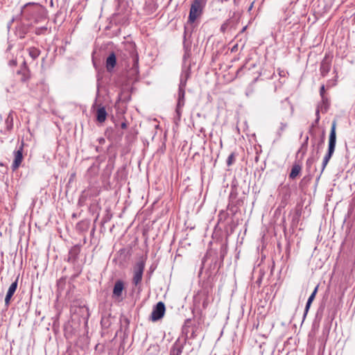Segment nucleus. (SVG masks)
Instances as JSON below:
<instances>
[{
	"instance_id": "nucleus-20",
	"label": "nucleus",
	"mask_w": 355,
	"mask_h": 355,
	"mask_svg": "<svg viewBox=\"0 0 355 355\" xmlns=\"http://www.w3.org/2000/svg\"><path fill=\"white\" fill-rule=\"evenodd\" d=\"M35 311L37 313H38V315H40L42 313V303L37 304Z\"/></svg>"
},
{
	"instance_id": "nucleus-5",
	"label": "nucleus",
	"mask_w": 355,
	"mask_h": 355,
	"mask_svg": "<svg viewBox=\"0 0 355 355\" xmlns=\"http://www.w3.org/2000/svg\"><path fill=\"white\" fill-rule=\"evenodd\" d=\"M24 148V142L22 141L21 144V146L19 147V149H17L16 151H15V158L12 164V171L17 170L19 166L21 164V162L23 160V151Z\"/></svg>"
},
{
	"instance_id": "nucleus-12",
	"label": "nucleus",
	"mask_w": 355,
	"mask_h": 355,
	"mask_svg": "<svg viewBox=\"0 0 355 355\" xmlns=\"http://www.w3.org/2000/svg\"><path fill=\"white\" fill-rule=\"evenodd\" d=\"M301 170L302 167L299 164H294L291 168L289 178L291 179H295L300 174Z\"/></svg>"
},
{
	"instance_id": "nucleus-19",
	"label": "nucleus",
	"mask_w": 355,
	"mask_h": 355,
	"mask_svg": "<svg viewBox=\"0 0 355 355\" xmlns=\"http://www.w3.org/2000/svg\"><path fill=\"white\" fill-rule=\"evenodd\" d=\"M324 94H325V87H324V85H322L320 89V94L323 101H324V99H325Z\"/></svg>"
},
{
	"instance_id": "nucleus-25",
	"label": "nucleus",
	"mask_w": 355,
	"mask_h": 355,
	"mask_svg": "<svg viewBox=\"0 0 355 355\" xmlns=\"http://www.w3.org/2000/svg\"><path fill=\"white\" fill-rule=\"evenodd\" d=\"M137 64H138V59H137V58H136L135 60L134 65L137 67Z\"/></svg>"
},
{
	"instance_id": "nucleus-3",
	"label": "nucleus",
	"mask_w": 355,
	"mask_h": 355,
	"mask_svg": "<svg viewBox=\"0 0 355 355\" xmlns=\"http://www.w3.org/2000/svg\"><path fill=\"white\" fill-rule=\"evenodd\" d=\"M145 269V260L141 259L137 261L133 267L132 283L137 286L142 280L143 273Z\"/></svg>"
},
{
	"instance_id": "nucleus-6",
	"label": "nucleus",
	"mask_w": 355,
	"mask_h": 355,
	"mask_svg": "<svg viewBox=\"0 0 355 355\" xmlns=\"http://www.w3.org/2000/svg\"><path fill=\"white\" fill-rule=\"evenodd\" d=\"M124 289V283L122 280H117L113 288V297L120 298Z\"/></svg>"
},
{
	"instance_id": "nucleus-15",
	"label": "nucleus",
	"mask_w": 355,
	"mask_h": 355,
	"mask_svg": "<svg viewBox=\"0 0 355 355\" xmlns=\"http://www.w3.org/2000/svg\"><path fill=\"white\" fill-rule=\"evenodd\" d=\"M30 56L33 59H36L40 54V51L35 48L31 47L28 49Z\"/></svg>"
},
{
	"instance_id": "nucleus-27",
	"label": "nucleus",
	"mask_w": 355,
	"mask_h": 355,
	"mask_svg": "<svg viewBox=\"0 0 355 355\" xmlns=\"http://www.w3.org/2000/svg\"><path fill=\"white\" fill-rule=\"evenodd\" d=\"M4 139H6V138L4 137ZM1 143H3V138H1Z\"/></svg>"
},
{
	"instance_id": "nucleus-21",
	"label": "nucleus",
	"mask_w": 355,
	"mask_h": 355,
	"mask_svg": "<svg viewBox=\"0 0 355 355\" xmlns=\"http://www.w3.org/2000/svg\"><path fill=\"white\" fill-rule=\"evenodd\" d=\"M314 163V159L313 158H309L307 160H306V166L308 167H311V165Z\"/></svg>"
},
{
	"instance_id": "nucleus-9",
	"label": "nucleus",
	"mask_w": 355,
	"mask_h": 355,
	"mask_svg": "<svg viewBox=\"0 0 355 355\" xmlns=\"http://www.w3.org/2000/svg\"><path fill=\"white\" fill-rule=\"evenodd\" d=\"M331 62L329 61L327 58H324L321 64L320 67V71L322 76L324 77L331 69Z\"/></svg>"
},
{
	"instance_id": "nucleus-2",
	"label": "nucleus",
	"mask_w": 355,
	"mask_h": 355,
	"mask_svg": "<svg viewBox=\"0 0 355 355\" xmlns=\"http://www.w3.org/2000/svg\"><path fill=\"white\" fill-rule=\"evenodd\" d=\"M205 4L203 0H193L191 5L188 22L193 24L202 14Z\"/></svg>"
},
{
	"instance_id": "nucleus-17",
	"label": "nucleus",
	"mask_w": 355,
	"mask_h": 355,
	"mask_svg": "<svg viewBox=\"0 0 355 355\" xmlns=\"http://www.w3.org/2000/svg\"><path fill=\"white\" fill-rule=\"evenodd\" d=\"M234 160H235V155H234V153H232L229 155V157L227 158V165L228 166L232 165L234 163Z\"/></svg>"
},
{
	"instance_id": "nucleus-10",
	"label": "nucleus",
	"mask_w": 355,
	"mask_h": 355,
	"mask_svg": "<svg viewBox=\"0 0 355 355\" xmlns=\"http://www.w3.org/2000/svg\"><path fill=\"white\" fill-rule=\"evenodd\" d=\"M318 287H319V285H317L315 286V289L313 290V293L309 296V299L307 300V302H306V306H305L304 315H306V313H308V311H309V310L310 309L311 304V303L313 302V301L314 300V299L315 297L316 293H317L318 290Z\"/></svg>"
},
{
	"instance_id": "nucleus-13",
	"label": "nucleus",
	"mask_w": 355,
	"mask_h": 355,
	"mask_svg": "<svg viewBox=\"0 0 355 355\" xmlns=\"http://www.w3.org/2000/svg\"><path fill=\"white\" fill-rule=\"evenodd\" d=\"M183 346L178 343V342L175 343L173 345L172 349H171V354L173 355H180L182 352Z\"/></svg>"
},
{
	"instance_id": "nucleus-22",
	"label": "nucleus",
	"mask_w": 355,
	"mask_h": 355,
	"mask_svg": "<svg viewBox=\"0 0 355 355\" xmlns=\"http://www.w3.org/2000/svg\"><path fill=\"white\" fill-rule=\"evenodd\" d=\"M11 131H6V127L5 126L3 129H1L0 130V133L3 134V135H7L9 132Z\"/></svg>"
},
{
	"instance_id": "nucleus-11",
	"label": "nucleus",
	"mask_w": 355,
	"mask_h": 355,
	"mask_svg": "<svg viewBox=\"0 0 355 355\" xmlns=\"http://www.w3.org/2000/svg\"><path fill=\"white\" fill-rule=\"evenodd\" d=\"M5 126L6 127V131H12L13 129V116L12 112H10L7 118L5 120Z\"/></svg>"
},
{
	"instance_id": "nucleus-26",
	"label": "nucleus",
	"mask_w": 355,
	"mask_h": 355,
	"mask_svg": "<svg viewBox=\"0 0 355 355\" xmlns=\"http://www.w3.org/2000/svg\"><path fill=\"white\" fill-rule=\"evenodd\" d=\"M207 302H203V303H202V306H203L204 308H206V307H207Z\"/></svg>"
},
{
	"instance_id": "nucleus-8",
	"label": "nucleus",
	"mask_w": 355,
	"mask_h": 355,
	"mask_svg": "<svg viewBox=\"0 0 355 355\" xmlns=\"http://www.w3.org/2000/svg\"><path fill=\"white\" fill-rule=\"evenodd\" d=\"M116 64V58L114 53H111L106 59L107 71L111 72Z\"/></svg>"
},
{
	"instance_id": "nucleus-28",
	"label": "nucleus",
	"mask_w": 355,
	"mask_h": 355,
	"mask_svg": "<svg viewBox=\"0 0 355 355\" xmlns=\"http://www.w3.org/2000/svg\"><path fill=\"white\" fill-rule=\"evenodd\" d=\"M44 61V58H42V62H43Z\"/></svg>"
},
{
	"instance_id": "nucleus-1",
	"label": "nucleus",
	"mask_w": 355,
	"mask_h": 355,
	"mask_svg": "<svg viewBox=\"0 0 355 355\" xmlns=\"http://www.w3.org/2000/svg\"><path fill=\"white\" fill-rule=\"evenodd\" d=\"M336 121H334L331 124V131L329 134V147H328V152L325 155L323 159L322 162V167L320 172V174H322L327 166L328 162H329L331 157H332L334 152L335 150L336 147ZM321 175H320V176Z\"/></svg>"
},
{
	"instance_id": "nucleus-23",
	"label": "nucleus",
	"mask_w": 355,
	"mask_h": 355,
	"mask_svg": "<svg viewBox=\"0 0 355 355\" xmlns=\"http://www.w3.org/2000/svg\"><path fill=\"white\" fill-rule=\"evenodd\" d=\"M127 127H128V125H127V123L125 121L121 123V128L122 129H126Z\"/></svg>"
},
{
	"instance_id": "nucleus-14",
	"label": "nucleus",
	"mask_w": 355,
	"mask_h": 355,
	"mask_svg": "<svg viewBox=\"0 0 355 355\" xmlns=\"http://www.w3.org/2000/svg\"><path fill=\"white\" fill-rule=\"evenodd\" d=\"M18 74L21 76L20 80L22 82H26L29 78V72L26 69L19 71Z\"/></svg>"
},
{
	"instance_id": "nucleus-18",
	"label": "nucleus",
	"mask_w": 355,
	"mask_h": 355,
	"mask_svg": "<svg viewBox=\"0 0 355 355\" xmlns=\"http://www.w3.org/2000/svg\"><path fill=\"white\" fill-rule=\"evenodd\" d=\"M12 297V295H9L8 293L6 294V297H5V305L6 306H9Z\"/></svg>"
},
{
	"instance_id": "nucleus-4",
	"label": "nucleus",
	"mask_w": 355,
	"mask_h": 355,
	"mask_svg": "<svg viewBox=\"0 0 355 355\" xmlns=\"http://www.w3.org/2000/svg\"><path fill=\"white\" fill-rule=\"evenodd\" d=\"M165 305L164 302H159L156 306L153 308L150 315V320L153 322L157 321L162 318L165 314Z\"/></svg>"
},
{
	"instance_id": "nucleus-24",
	"label": "nucleus",
	"mask_w": 355,
	"mask_h": 355,
	"mask_svg": "<svg viewBox=\"0 0 355 355\" xmlns=\"http://www.w3.org/2000/svg\"><path fill=\"white\" fill-rule=\"evenodd\" d=\"M9 63H10V65L14 66V65H16L17 62H16V60H10Z\"/></svg>"
},
{
	"instance_id": "nucleus-16",
	"label": "nucleus",
	"mask_w": 355,
	"mask_h": 355,
	"mask_svg": "<svg viewBox=\"0 0 355 355\" xmlns=\"http://www.w3.org/2000/svg\"><path fill=\"white\" fill-rule=\"evenodd\" d=\"M17 279L11 284V285L10 286L8 290V292L7 293L9 294V295H12L13 296L14 293H15L16 290H17Z\"/></svg>"
},
{
	"instance_id": "nucleus-29",
	"label": "nucleus",
	"mask_w": 355,
	"mask_h": 355,
	"mask_svg": "<svg viewBox=\"0 0 355 355\" xmlns=\"http://www.w3.org/2000/svg\"><path fill=\"white\" fill-rule=\"evenodd\" d=\"M44 318V316H42L41 320H43Z\"/></svg>"
},
{
	"instance_id": "nucleus-7",
	"label": "nucleus",
	"mask_w": 355,
	"mask_h": 355,
	"mask_svg": "<svg viewBox=\"0 0 355 355\" xmlns=\"http://www.w3.org/2000/svg\"><path fill=\"white\" fill-rule=\"evenodd\" d=\"M107 112L103 106H100L97 108L96 112V121L98 123H103L105 121L107 118Z\"/></svg>"
}]
</instances>
